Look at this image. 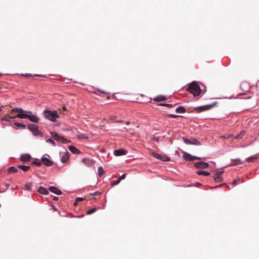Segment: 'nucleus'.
Here are the masks:
<instances>
[{
	"label": "nucleus",
	"instance_id": "nucleus-36",
	"mask_svg": "<svg viewBox=\"0 0 259 259\" xmlns=\"http://www.w3.org/2000/svg\"><path fill=\"white\" fill-rule=\"evenodd\" d=\"M214 180L216 182H221L223 181L222 177L219 176H218L217 177H215Z\"/></svg>",
	"mask_w": 259,
	"mask_h": 259
},
{
	"label": "nucleus",
	"instance_id": "nucleus-27",
	"mask_svg": "<svg viewBox=\"0 0 259 259\" xmlns=\"http://www.w3.org/2000/svg\"><path fill=\"white\" fill-rule=\"evenodd\" d=\"M32 134L34 136H42V134L40 131H31Z\"/></svg>",
	"mask_w": 259,
	"mask_h": 259
},
{
	"label": "nucleus",
	"instance_id": "nucleus-14",
	"mask_svg": "<svg viewBox=\"0 0 259 259\" xmlns=\"http://www.w3.org/2000/svg\"><path fill=\"white\" fill-rule=\"evenodd\" d=\"M31 158V156L29 154H23L21 156V160L23 162L29 161Z\"/></svg>",
	"mask_w": 259,
	"mask_h": 259
},
{
	"label": "nucleus",
	"instance_id": "nucleus-22",
	"mask_svg": "<svg viewBox=\"0 0 259 259\" xmlns=\"http://www.w3.org/2000/svg\"><path fill=\"white\" fill-rule=\"evenodd\" d=\"M176 111L178 113H183L186 112V110L183 106H180L176 108Z\"/></svg>",
	"mask_w": 259,
	"mask_h": 259
},
{
	"label": "nucleus",
	"instance_id": "nucleus-20",
	"mask_svg": "<svg viewBox=\"0 0 259 259\" xmlns=\"http://www.w3.org/2000/svg\"><path fill=\"white\" fill-rule=\"evenodd\" d=\"M38 191L39 193L44 194V195H48L49 194L48 190L42 186H40L38 188Z\"/></svg>",
	"mask_w": 259,
	"mask_h": 259
},
{
	"label": "nucleus",
	"instance_id": "nucleus-6",
	"mask_svg": "<svg viewBox=\"0 0 259 259\" xmlns=\"http://www.w3.org/2000/svg\"><path fill=\"white\" fill-rule=\"evenodd\" d=\"M151 154L155 158L163 161H168L170 160L169 158L165 154H160L155 152H152Z\"/></svg>",
	"mask_w": 259,
	"mask_h": 259
},
{
	"label": "nucleus",
	"instance_id": "nucleus-55",
	"mask_svg": "<svg viewBox=\"0 0 259 259\" xmlns=\"http://www.w3.org/2000/svg\"><path fill=\"white\" fill-rule=\"evenodd\" d=\"M0 110H2V109H0Z\"/></svg>",
	"mask_w": 259,
	"mask_h": 259
},
{
	"label": "nucleus",
	"instance_id": "nucleus-48",
	"mask_svg": "<svg viewBox=\"0 0 259 259\" xmlns=\"http://www.w3.org/2000/svg\"><path fill=\"white\" fill-rule=\"evenodd\" d=\"M58 199H59L58 197H56V196L53 198V200H55V201L58 200Z\"/></svg>",
	"mask_w": 259,
	"mask_h": 259
},
{
	"label": "nucleus",
	"instance_id": "nucleus-44",
	"mask_svg": "<svg viewBox=\"0 0 259 259\" xmlns=\"http://www.w3.org/2000/svg\"><path fill=\"white\" fill-rule=\"evenodd\" d=\"M161 105L166 106V107H172V105L171 104H161Z\"/></svg>",
	"mask_w": 259,
	"mask_h": 259
},
{
	"label": "nucleus",
	"instance_id": "nucleus-4",
	"mask_svg": "<svg viewBox=\"0 0 259 259\" xmlns=\"http://www.w3.org/2000/svg\"><path fill=\"white\" fill-rule=\"evenodd\" d=\"M51 135L52 138L53 139H54L55 140H56L57 141L61 142L63 144H66V143H69L71 142L70 141L65 139L63 137L58 135L57 133H56L54 132H51Z\"/></svg>",
	"mask_w": 259,
	"mask_h": 259
},
{
	"label": "nucleus",
	"instance_id": "nucleus-39",
	"mask_svg": "<svg viewBox=\"0 0 259 259\" xmlns=\"http://www.w3.org/2000/svg\"><path fill=\"white\" fill-rule=\"evenodd\" d=\"M183 141L185 144H191V140H190L188 139L185 138H183Z\"/></svg>",
	"mask_w": 259,
	"mask_h": 259
},
{
	"label": "nucleus",
	"instance_id": "nucleus-47",
	"mask_svg": "<svg viewBox=\"0 0 259 259\" xmlns=\"http://www.w3.org/2000/svg\"><path fill=\"white\" fill-rule=\"evenodd\" d=\"M23 76H26L27 77H31L32 75L30 74H26L25 75H23Z\"/></svg>",
	"mask_w": 259,
	"mask_h": 259
},
{
	"label": "nucleus",
	"instance_id": "nucleus-38",
	"mask_svg": "<svg viewBox=\"0 0 259 259\" xmlns=\"http://www.w3.org/2000/svg\"><path fill=\"white\" fill-rule=\"evenodd\" d=\"M76 136L78 139H88V137L84 135H77Z\"/></svg>",
	"mask_w": 259,
	"mask_h": 259
},
{
	"label": "nucleus",
	"instance_id": "nucleus-51",
	"mask_svg": "<svg viewBox=\"0 0 259 259\" xmlns=\"http://www.w3.org/2000/svg\"><path fill=\"white\" fill-rule=\"evenodd\" d=\"M115 118V116H111L110 117V119H111V120H114V119Z\"/></svg>",
	"mask_w": 259,
	"mask_h": 259
},
{
	"label": "nucleus",
	"instance_id": "nucleus-23",
	"mask_svg": "<svg viewBox=\"0 0 259 259\" xmlns=\"http://www.w3.org/2000/svg\"><path fill=\"white\" fill-rule=\"evenodd\" d=\"M17 167L21 169L23 171L26 172L27 171L30 169L29 166H26V165H19L17 166Z\"/></svg>",
	"mask_w": 259,
	"mask_h": 259
},
{
	"label": "nucleus",
	"instance_id": "nucleus-37",
	"mask_svg": "<svg viewBox=\"0 0 259 259\" xmlns=\"http://www.w3.org/2000/svg\"><path fill=\"white\" fill-rule=\"evenodd\" d=\"M46 142L47 143H49L51 144H52L53 146H56V143L55 142L51 139L49 138V139H48L47 140H46Z\"/></svg>",
	"mask_w": 259,
	"mask_h": 259
},
{
	"label": "nucleus",
	"instance_id": "nucleus-43",
	"mask_svg": "<svg viewBox=\"0 0 259 259\" xmlns=\"http://www.w3.org/2000/svg\"><path fill=\"white\" fill-rule=\"evenodd\" d=\"M97 91H98L99 92H100V93H102V94H109V93H108L106 92L105 91H103V90H100V89H98V90H97Z\"/></svg>",
	"mask_w": 259,
	"mask_h": 259
},
{
	"label": "nucleus",
	"instance_id": "nucleus-25",
	"mask_svg": "<svg viewBox=\"0 0 259 259\" xmlns=\"http://www.w3.org/2000/svg\"><path fill=\"white\" fill-rule=\"evenodd\" d=\"M257 157H256V155H253V156H250L249 157H248L246 159V161H247L248 162H252L254 160H255L256 159H257Z\"/></svg>",
	"mask_w": 259,
	"mask_h": 259
},
{
	"label": "nucleus",
	"instance_id": "nucleus-10",
	"mask_svg": "<svg viewBox=\"0 0 259 259\" xmlns=\"http://www.w3.org/2000/svg\"><path fill=\"white\" fill-rule=\"evenodd\" d=\"M82 162L88 166H92L94 164V161L89 158H84L82 159Z\"/></svg>",
	"mask_w": 259,
	"mask_h": 259
},
{
	"label": "nucleus",
	"instance_id": "nucleus-2",
	"mask_svg": "<svg viewBox=\"0 0 259 259\" xmlns=\"http://www.w3.org/2000/svg\"><path fill=\"white\" fill-rule=\"evenodd\" d=\"M187 90L190 93L193 94L195 96H198L201 93L199 85L195 81H193L190 83Z\"/></svg>",
	"mask_w": 259,
	"mask_h": 259
},
{
	"label": "nucleus",
	"instance_id": "nucleus-19",
	"mask_svg": "<svg viewBox=\"0 0 259 259\" xmlns=\"http://www.w3.org/2000/svg\"><path fill=\"white\" fill-rule=\"evenodd\" d=\"M16 117L15 116H11L9 115H6L2 118V120L7 121H11L13 120Z\"/></svg>",
	"mask_w": 259,
	"mask_h": 259
},
{
	"label": "nucleus",
	"instance_id": "nucleus-41",
	"mask_svg": "<svg viewBox=\"0 0 259 259\" xmlns=\"http://www.w3.org/2000/svg\"><path fill=\"white\" fill-rule=\"evenodd\" d=\"M120 183V180H117L116 181H114L112 182V185H118Z\"/></svg>",
	"mask_w": 259,
	"mask_h": 259
},
{
	"label": "nucleus",
	"instance_id": "nucleus-21",
	"mask_svg": "<svg viewBox=\"0 0 259 259\" xmlns=\"http://www.w3.org/2000/svg\"><path fill=\"white\" fill-rule=\"evenodd\" d=\"M166 99V97L163 95H159L157 96L154 99V100L156 102H159L163 101H165Z\"/></svg>",
	"mask_w": 259,
	"mask_h": 259
},
{
	"label": "nucleus",
	"instance_id": "nucleus-5",
	"mask_svg": "<svg viewBox=\"0 0 259 259\" xmlns=\"http://www.w3.org/2000/svg\"><path fill=\"white\" fill-rule=\"evenodd\" d=\"M183 157L186 161H193L195 160L203 159V158H202L192 156L191 154L185 152H183Z\"/></svg>",
	"mask_w": 259,
	"mask_h": 259
},
{
	"label": "nucleus",
	"instance_id": "nucleus-8",
	"mask_svg": "<svg viewBox=\"0 0 259 259\" xmlns=\"http://www.w3.org/2000/svg\"><path fill=\"white\" fill-rule=\"evenodd\" d=\"M27 118H28L31 121L37 123L38 122L39 119L35 115L32 114V112L30 111V113L28 114V116Z\"/></svg>",
	"mask_w": 259,
	"mask_h": 259
},
{
	"label": "nucleus",
	"instance_id": "nucleus-12",
	"mask_svg": "<svg viewBox=\"0 0 259 259\" xmlns=\"http://www.w3.org/2000/svg\"><path fill=\"white\" fill-rule=\"evenodd\" d=\"M215 104H216V103H214L211 105H205V106H200V107H198V108L199 109V110L200 111L209 110L210 108H211L212 107H213L215 105Z\"/></svg>",
	"mask_w": 259,
	"mask_h": 259
},
{
	"label": "nucleus",
	"instance_id": "nucleus-18",
	"mask_svg": "<svg viewBox=\"0 0 259 259\" xmlns=\"http://www.w3.org/2000/svg\"><path fill=\"white\" fill-rule=\"evenodd\" d=\"M68 149L73 154H79L80 153V151L74 146H69Z\"/></svg>",
	"mask_w": 259,
	"mask_h": 259
},
{
	"label": "nucleus",
	"instance_id": "nucleus-33",
	"mask_svg": "<svg viewBox=\"0 0 259 259\" xmlns=\"http://www.w3.org/2000/svg\"><path fill=\"white\" fill-rule=\"evenodd\" d=\"M104 170L102 167H99L98 168V174L100 177L102 176L104 173Z\"/></svg>",
	"mask_w": 259,
	"mask_h": 259
},
{
	"label": "nucleus",
	"instance_id": "nucleus-26",
	"mask_svg": "<svg viewBox=\"0 0 259 259\" xmlns=\"http://www.w3.org/2000/svg\"><path fill=\"white\" fill-rule=\"evenodd\" d=\"M196 173L199 175H204L206 176H208L210 175V173L207 171L199 170L196 172Z\"/></svg>",
	"mask_w": 259,
	"mask_h": 259
},
{
	"label": "nucleus",
	"instance_id": "nucleus-30",
	"mask_svg": "<svg viewBox=\"0 0 259 259\" xmlns=\"http://www.w3.org/2000/svg\"><path fill=\"white\" fill-rule=\"evenodd\" d=\"M245 134V131H242V132L236 136L234 137L235 139H241Z\"/></svg>",
	"mask_w": 259,
	"mask_h": 259
},
{
	"label": "nucleus",
	"instance_id": "nucleus-35",
	"mask_svg": "<svg viewBox=\"0 0 259 259\" xmlns=\"http://www.w3.org/2000/svg\"><path fill=\"white\" fill-rule=\"evenodd\" d=\"M15 124L17 127H23V128H25V125L24 124H23V123H19V122H15Z\"/></svg>",
	"mask_w": 259,
	"mask_h": 259
},
{
	"label": "nucleus",
	"instance_id": "nucleus-53",
	"mask_svg": "<svg viewBox=\"0 0 259 259\" xmlns=\"http://www.w3.org/2000/svg\"><path fill=\"white\" fill-rule=\"evenodd\" d=\"M129 123H130V122H129L128 121H127V122H126V124H129Z\"/></svg>",
	"mask_w": 259,
	"mask_h": 259
},
{
	"label": "nucleus",
	"instance_id": "nucleus-29",
	"mask_svg": "<svg viewBox=\"0 0 259 259\" xmlns=\"http://www.w3.org/2000/svg\"><path fill=\"white\" fill-rule=\"evenodd\" d=\"M97 210V208L96 207L93 208L88 210L86 212V214L88 215L91 214L93 213L94 212H95Z\"/></svg>",
	"mask_w": 259,
	"mask_h": 259
},
{
	"label": "nucleus",
	"instance_id": "nucleus-31",
	"mask_svg": "<svg viewBox=\"0 0 259 259\" xmlns=\"http://www.w3.org/2000/svg\"><path fill=\"white\" fill-rule=\"evenodd\" d=\"M32 186L31 183H27L25 184L24 187L27 190H30Z\"/></svg>",
	"mask_w": 259,
	"mask_h": 259
},
{
	"label": "nucleus",
	"instance_id": "nucleus-11",
	"mask_svg": "<svg viewBox=\"0 0 259 259\" xmlns=\"http://www.w3.org/2000/svg\"><path fill=\"white\" fill-rule=\"evenodd\" d=\"M241 88L243 91L247 92L250 89L249 84L247 82H243L241 84Z\"/></svg>",
	"mask_w": 259,
	"mask_h": 259
},
{
	"label": "nucleus",
	"instance_id": "nucleus-16",
	"mask_svg": "<svg viewBox=\"0 0 259 259\" xmlns=\"http://www.w3.org/2000/svg\"><path fill=\"white\" fill-rule=\"evenodd\" d=\"M114 154L116 156H121L125 154V151L123 149H119L114 151Z\"/></svg>",
	"mask_w": 259,
	"mask_h": 259
},
{
	"label": "nucleus",
	"instance_id": "nucleus-54",
	"mask_svg": "<svg viewBox=\"0 0 259 259\" xmlns=\"http://www.w3.org/2000/svg\"><path fill=\"white\" fill-rule=\"evenodd\" d=\"M2 75V73H0V76H1Z\"/></svg>",
	"mask_w": 259,
	"mask_h": 259
},
{
	"label": "nucleus",
	"instance_id": "nucleus-9",
	"mask_svg": "<svg viewBox=\"0 0 259 259\" xmlns=\"http://www.w3.org/2000/svg\"><path fill=\"white\" fill-rule=\"evenodd\" d=\"M42 163L47 166H50L53 164V161L49 159L48 158L42 157L41 158Z\"/></svg>",
	"mask_w": 259,
	"mask_h": 259
},
{
	"label": "nucleus",
	"instance_id": "nucleus-24",
	"mask_svg": "<svg viewBox=\"0 0 259 259\" xmlns=\"http://www.w3.org/2000/svg\"><path fill=\"white\" fill-rule=\"evenodd\" d=\"M18 171V169L17 167L15 166H11L9 167V170L8 171V172L9 174H12V173H16Z\"/></svg>",
	"mask_w": 259,
	"mask_h": 259
},
{
	"label": "nucleus",
	"instance_id": "nucleus-40",
	"mask_svg": "<svg viewBox=\"0 0 259 259\" xmlns=\"http://www.w3.org/2000/svg\"><path fill=\"white\" fill-rule=\"evenodd\" d=\"M32 164L36 165L37 166H40L41 164L40 162L34 161L32 162Z\"/></svg>",
	"mask_w": 259,
	"mask_h": 259
},
{
	"label": "nucleus",
	"instance_id": "nucleus-3",
	"mask_svg": "<svg viewBox=\"0 0 259 259\" xmlns=\"http://www.w3.org/2000/svg\"><path fill=\"white\" fill-rule=\"evenodd\" d=\"M44 117L52 121H55L57 118L59 117V116L56 110L50 111L46 110L44 111Z\"/></svg>",
	"mask_w": 259,
	"mask_h": 259
},
{
	"label": "nucleus",
	"instance_id": "nucleus-13",
	"mask_svg": "<svg viewBox=\"0 0 259 259\" xmlns=\"http://www.w3.org/2000/svg\"><path fill=\"white\" fill-rule=\"evenodd\" d=\"M49 190L52 193H54L57 195H61L62 192L61 190L57 189L56 187L54 186H51L49 187Z\"/></svg>",
	"mask_w": 259,
	"mask_h": 259
},
{
	"label": "nucleus",
	"instance_id": "nucleus-15",
	"mask_svg": "<svg viewBox=\"0 0 259 259\" xmlns=\"http://www.w3.org/2000/svg\"><path fill=\"white\" fill-rule=\"evenodd\" d=\"M69 158V153L68 151H66L63 155L61 158V161L63 163L66 162Z\"/></svg>",
	"mask_w": 259,
	"mask_h": 259
},
{
	"label": "nucleus",
	"instance_id": "nucleus-1",
	"mask_svg": "<svg viewBox=\"0 0 259 259\" xmlns=\"http://www.w3.org/2000/svg\"><path fill=\"white\" fill-rule=\"evenodd\" d=\"M14 113H17V114L15 117L19 118H27L28 116V114L30 113V111H24L23 110V109L20 108H15L13 109L11 111V113L13 114Z\"/></svg>",
	"mask_w": 259,
	"mask_h": 259
},
{
	"label": "nucleus",
	"instance_id": "nucleus-49",
	"mask_svg": "<svg viewBox=\"0 0 259 259\" xmlns=\"http://www.w3.org/2000/svg\"><path fill=\"white\" fill-rule=\"evenodd\" d=\"M170 117H172V118H176V117H178V116L176 115H170Z\"/></svg>",
	"mask_w": 259,
	"mask_h": 259
},
{
	"label": "nucleus",
	"instance_id": "nucleus-34",
	"mask_svg": "<svg viewBox=\"0 0 259 259\" xmlns=\"http://www.w3.org/2000/svg\"><path fill=\"white\" fill-rule=\"evenodd\" d=\"M191 144H192V145H200V143L199 141H198L196 139H193L191 141Z\"/></svg>",
	"mask_w": 259,
	"mask_h": 259
},
{
	"label": "nucleus",
	"instance_id": "nucleus-32",
	"mask_svg": "<svg viewBox=\"0 0 259 259\" xmlns=\"http://www.w3.org/2000/svg\"><path fill=\"white\" fill-rule=\"evenodd\" d=\"M101 194V193L97 191L95 192L94 193H91L90 195L93 196V199H95L96 196H99Z\"/></svg>",
	"mask_w": 259,
	"mask_h": 259
},
{
	"label": "nucleus",
	"instance_id": "nucleus-45",
	"mask_svg": "<svg viewBox=\"0 0 259 259\" xmlns=\"http://www.w3.org/2000/svg\"><path fill=\"white\" fill-rule=\"evenodd\" d=\"M233 137V135H232V134H230V135H228L227 137H226V136H223V137L224 139H226V138H227V139H228V138H232V137Z\"/></svg>",
	"mask_w": 259,
	"mask_h": 259
},
{
	"label": "nucleus",
	"instance_id": "nucleus-52",
	"mask_svg": "<svg viewBox=\"0 0 259 259\" xmlns=\"http://www.w3.org/2000/svg\"><path fill=\"white\" fill-rule=\"evenodd\" d=\"M236 183H237V181H236V180H234V181L233 182V184H234V185H235V184H236Z\"/></svg>",
	"mask_w": 259,
	"mask_h": 259
},
{
	"label": "nucleus",
	"instance_id": "nucleus-17",
	"mask_svg": "<svg viewBox=\"0 0 259 259\" xmlns=\"http://www.w3.org/2000/svg\"><path fill=\"white\" fill-rule=\"evenodd\" d=\"M243 162L239 158L233 159L231 161V165H240L243 164Z\"/></svg>",
	"mask_w": 259,
	"mask_h": 259
},
{
	"label": "nucleus",
	"instance_id": "nucleus-50",
	"mask_svg": "<svg viewBox=\"0 0 259 259\" xmlns=\"http://www.w3.org/2000/svg\"><path fill=\"white\" fill-rule=\"evenodd\" d=\"M29 130H36V128H35V127H29Z\"/></svg>",
	"mask_w": 259,
	"mask_h": 259
},
{
	"label": "nucleus",
	"instance_id": "nucleus-46",
	"mask_svg": "<svg viewBox=\"0 0 259 259\" xmlns=\"http://www.w3.org/2000/svg\"><path fill=\"white\" fill-rule=\"evenodd\" d=\"M83 200V198L81 197H78L76 199V202L81 201Z\"/></svg>",
	"mask_w": 259,
	"mask_h": 259
},
{
	"label": "nucleus",
	"instance_id": "nucleus-7",
	"mask_svg": "<svg viewBox=\"0 0 259 259\" xmlns=\"http://www.w3.org/2000/svg\"><path fill=\"white\" fill-rule=\"evenodd\" d=\"M194 165L197 168L205 169L209 166V163L203 161H199L195 162Z\"/></svg>",
	"mask_w": 259,
	"mask_h": 259
},
{
	"label": "nucleus",
	"instance_id": "nucleus-42",
	"mask_svg": "<svg viewBox=\"0 0 259 259\" xmlns=\"http://www.w3.org/2000/svg\"><path fill=\"white\" fill-rule=\"evenodd\" d=\"M125 176H126V175L125 174H123L121 176H120L119 177V178L118 179V180H120V182L121 181V180H123L125 179Z\"/></svg>",
	"mask_w": 259,
	"mask_h": 259
},
{
	"label": "nucleus",
	"instance_id": "nucleus-28",
	"mask_svg": "<svg viewBox=\"0 0 259 259\" xmlns=\"http://www.w3.org/2000/svg\"><path fill=\"white\" fill-rule=\"evenodd\" d=\"M214 175L221 176L222 174L224 173V170L223 169H219L214 171Z\"/></svg>",
	"mask_w": 259,
	"mask_h": 259
}]
</instances>
